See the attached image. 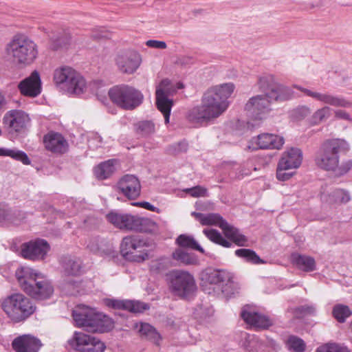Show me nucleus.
I'll list each match as a JSON object with an SVG mask.
<instances>
[{"label": "nucleus", "instance_id": "1", "mask_svg": "<svg viewBox=\"0 0 352 352\" xmlns=\"http://www.w3.org/2000/svg\"><path fill=\"white\" fill-rule=\"evenodd\" d=\"M235 86L232 82L223 83L209 88L203 95L199 105L190 109L186 115L189 122L195 124H207L221 116L228 108V99Z\"/></svg>", "mask_w": 352, "mask_h": 352}, {"label": "nucleus", "instance_id": "49", "mask_svg": "<svg viewBox=\"0 0 352 352\" xmlns=\"http://www.w3.org/2000/svg\"><path fill=\"white\" fill-rule=\"evenodd\" d=\"M245 338H248L250 340L249 345L247 346L248 349L250 352H254V351H257V347H261L262 344L258 342L256 338L252 336H249L247 333H245Z\"/></svg>", "mask_w": 352, "mask_h": 352}, {"label": "nucleus", "instance_id": "33", "mask_svg": "<svg viewBox=\"0 0 352 352\" xmlns=\"http://www.w3.org/2000/svg\"><path fill=\"white\" fill-rule=\"evenodd\" d=\"M0 157H9L16 161L21 162L25 165H29L31 163L28 155L16 148L0 147Z\"/></svg>", "mask_w": 352, "mask_h": 352}, {"label": "nucleus", "instance_id": "18", "mask_svg": "<svg viewBox=\"0 0 352 352\" xmlns=\"http://www.w3.org/2000/svg\"><path fill=\"white\" fill-rule=\"evenodd\" d=\"M142 63L141 55L135 51H129L120 54L116 58V64L122 74H132L140 67Z\"/></svg>", "mask_w": 352, "mask_h": 352}, {"label": "nucleus", "instance_id": "58", "mask_svg": "<svg viewBox=\"0 0 352 352\" xmlns=\"http://www.w3.org/2000/svg\"><path fill=\"white\" fill-rule=\"evenodd\" d=\"M8 212L4 208H0V223H3L6 221H10Z\"/></svg>", "mask_w": 352, "mask_h": 352}, {"label": "nucleus", "instance_id": "39", "mask_svg": "<svg viewBox=\"0 0 352 352\" xmlns=\"http://www.w3.org/2000/svg\"><path fill=\"white\" fill-rule=\"evenodd\" d=\"M177 243L181 248L196 250L201 253H204V250L199 245L192 236L181 234L177 238Z\"/></svg>", "mask_w": 352, "mask_h": 352}, {"label": "nucleus", "instance_id": "17", "mask_svg": "<svg viewBox=\"0 0 352 352\" xmlns=\"http://www.w3.org/2000/svg\"><path fill=\"white\" fill-rule=\"evenodd\" d=\"M30 122L29 115L21 109L10 110L4 114L3 118V124L11 132H21Z\"/></svg>", "mask_w": 352, "mask_h": 352}, {"label": "nucleus", "instance_id": "19", "mask_svg": "<svg viewBox=\"0 0 352 352\" xmlns=\"http://www.w3.org/2000/svg\"><path fill=\"white\" fill-rule=\"evenodd\" d=\"M285 143L284 138L278 135L263 133L253 138L250 141L249 148L256 149H280Z\"/></svg>", "mask_w": 352, "mask_h": 352}, {"label": "nucleus", "instance_id": "27", "mask_svg": "<svg viewBox=\"0 0 352 352\" xmlns=\"http://www.w3.org/2000/svg\"><path fill=\"white\" fill-rule=\"evenodd\" d=\"M45 148L55 153H63L67 151L68 144L63 135L56 132H49L44 137Z\"/></svg>", "mask_w": 352, "mask_h": 352}, {"label": "nucleus", "instance_id": "9", "mask_svg": "<svg viewBox=\"0 0 352 352\" xmlns=\"http://www.w3.org/2000/svg\"><path fill=\"white\" fill-rule=\"evenodd\" d=\"M191 215L195 217L204 226H217L221 228L226 237L239 246L245 245L247 239L239 231L233 226H230L218 214H204L192 212Z\"/></svg>", "mask_w": 352, "mask_h": 352}, {"label": "nucleus", "instance_id": "8", "mask_svg": "<svg viewBox=\"0 0 352 352\" xmlns=\"http://www.w3.org/2000/svg\"><path fill=\"white\" fill-rule=\"evenodd\" d=\"M108 94L112 102L124 110L137 108L144 98L140 91L127 85L113 86L109 90Z\"/></svg>", "mask_w": 352, "mask_h": 352}, {"label": "nucleus", "instance_id": "51", "mask_svg": "<svg viewBox=\"0 0 352 352\" xmlns=\"http://www.w3.org/2000/svg\"><path fill=\"white\" fill-rule=\"evenodd\" d=\"M146 45L151 48L164 50L167 47L166 42L158 40H148Z\"/></svg>", "mask_w": 352, "mask_h": 352}, {"label": "nucleus", "instance_id": "4", "mask_svg": "<svg viewBox=\"0 0 352 352\" xmlns=\"http://www.w3.org/2000/svg\"><path fill=\"white\" fill-rule=\"evenodd\" d=\"M72 316L76 326L91 332H107L114 327L113 320L109 316L84 305L76 306Z\"/></svg>", "mask_w": 352, "mask_h": 352}, {"label": "nucleus", "instance_id": "54", "mask_svg": "<svg viewBox=\"0 0 352 352\" xmlns=\"http://www.w3.org/2000/svg\"><path fill=\"white\" fill-rule=\"evenodd\" d=\"M296 311L302 314H314L316 308L313 305H305L296 308Z\"/></svg>", "mask_w": 352, "mask_h": 352}, {"label": "nucleus", "instance_id": "45", "mask_svg": "<svg viewBox=\"0 0 352 352\" xmlns=\"http://www.w3.org/2000/svg\"><path fill=\"white\" fill-rule=\"evenodd\" d=\"M333 314L338 321L343 322L345 321L346 318L349 317L352 314V312L348 306L337 305L333 308Z\"/></svg>", "mask_w": 352, "mask_h": 352}, {"label": "nucleus", "instance_id": "2", "mask_svg": "<svg viewBox=\"0 0 352 352\" xmlns=\"http://www.w3.org/2000/svg\"><path fill=\"white\" fill-rule=\"evenodd\" d=\"M349 149L350 145L344 139H327L316 151L315 164L320 169L333 172L337 176L344 175L352 168V160H347L340 164V154L346 153Z\"/></svg>", "mask_w": 352, "mask_h": 352}, {"label": "nucleus", "instance_id": "47", "mask_svg": "<svg viewBox=\"0 0 352 352\" xmlns=\"http://www.w3.org/2000/svg\"><path fill=\"white\" fill-rule=\"evenodd\" d=\"M184 192L188 193L192 197H200L207 196V189L203 186H197L192 188H185Z\"/></svg>", "mask_w": 352, "mask_h": 352}, {"label": "nucleus", "instance_id": "37", "mask_svg": "<svg viewBox=\"0 0 352 352\" xmlns=\"http://www.w3.org/2000/svg\"><path fill=\"white\" fill-rule=\"evenodd\" d=\"M173 257L175 260L184 265H196L199 260L194 254L186 252L182 248H177L173 253Z\"/></svg>", "mask_w": 352, "mask_h": 352}, {"label": "nucleus", "instance_id": "15", "mask_svg": "<svg viewBox=\"0 0 352 352\" xmlns=\"http://www.w3.org/2000/svg\"><path fill=\"white\" fill-rule=\"evenodd\" d=\"M50 250L47 241L36 239L24 243L21 247V256L31 261H42L45 259Z\"/></svg>", "mask_w": 352, "mask_h": 352}, {"label": "nucleus", "instance_id": "29", "mask_svg": "<svg viewBox=\"0 0 352 352\" xmlns=\"http://www.w3.org/2000/svg\"><path fill=\"white\" fill-rule=\"evenodd\" d=\"M302 161V151L298 148H290L283 153L278 163L292 170L298 168Z\"/></svg>", "mask_w": 352, "mask_h": 352}, {"label": "nucleus", "instance_id": "46", "mask_svg": "<svg viewBox=\"0 0 352 352\" xmlns=\"http://www.w3.org/2000/svg\"><path fill=\"white\" fill-rule=\"evenodd\" d=\"M311 109L307 105L296 107L292 111V116L296 120H302L311 113Z\"/></svg>", "mask_w": 352, "mask_h": 352}, {"label": "nucleus", "instance_id": "50", "mask_svg": "<svg viewBox=\"0 0 352 352\" xmlns=\"http://www.w3.org/2000/svg\"><path fill=\"white\" fill-rule=\"evenodd\" d=\"M335 118L338 120H343L348 121L349 122H352V117L350 114L344 110L342 109H336L333 111Z\"/></svg>", "mask_w": 352, "mask_h": 352}, {"label": "nucleus", "instance_id": "61", "mask_svg": "<svg viewBox=\"0 0 352 352\" xmlns=\"http://www.w3.org/2000/svg\"><path fill=\"white\" fill-rule=\"evenodd\" d=\"M6 104L4 96L0 92V111Z\"/></svg>", "mask_w": 352, "mask_h": 352}, {"label": "nucleus", "instance_id": "24", "mask_svg": "<svg viewBox=\"0 0 352 352\" xmlns=\"http://www.w3.org/2000/svg\"><path fill=\"white\" fill-rule=\"evenodd\" d=\"M230 274L221 270H208L201 275V280L204 284H208L212 287L215 292L216 288H220L225 283L230 281Z\"/></svg>", "mask_w": 352, "mask_h": 352}, {"label": "nucleus", "instance_id": "30", "mask_svg": "<svg viewBox=\"0 0 352 352\" xmlns=\"http://www.w3.org/2000/svg\"><path fill=\"white\" fill-rule=\"evenodd\" d=\"M107 305L113 308L126 309L132 313H141L149 308L148 305L144 302L129 300H110Z\"/></svg>", "mask_w": 352, "mask_h": 352}, {"label": "nucleus", "instance_id": "14", "mask_svg": "<svg viewBox=\"0 0 352 352\" xmlns=\"http://www.w3.org/2000/svg\"><path fill=\"white\" fill-rule=\"evenodd\" d=\"M68 344L80 352H104L105 344L99 338L81 331H75Z\"/></svg>", "mask_w": 352, "mask_h": 352}, {"label": "nucleus", "instance_id": "10", "mask_svg": "<svg viewBox=\"0 0 352 352\" xmlns=\"http://www.w3.org/2000/svg\"><path fill=\"white\" fill-rule=\"evenodd\" d=\"M63 269L60 287L67 294L75 295L78 293L80 282L76 277L81 273V262L72 258H64L61 261Z\"/></svg>", "mask_w": 352, "mask_h": 352}, {"label": "nucleus", "instance_id": "23", "mask_svg": "<svg viewBox=\"0 0 352 352\" xmlns=\"http://www.w3.org/2000/svg\"><path fill=\"white\" fill-rule=\"evenodd\" d=\"M21 94L32 98L36 97L41 93L42 85L40 75L37 71H34L18 85Z\"/></svg>", "mask_w": 352, "mask_h": 352}, {"label": "nucleus", "instance_id": "43", "mask_svg": "<svg viewBox=\"0 0 352 352\" xmlns=\"http://www.w3.org/2000/svg\"><path fill=\"white\" fill-rule=\"evenodd\" d=\"M203 232L212 242H214L226 248H229L231 245L230 242L225 239L223 236L216 230L204 229Z\"/></svg>", "mask_w": 352, "mask_h": 352}, {"label": "nucleus", "instance_id": "53", "mask_svg": "<svg viewBox=\"0 0 352 352\" xmlns=\"http://www.w3.org/2000/svg\"><path fill=\"white\" fill-rule=\"evenodd\" d=\"M87 247L94 253L98 252L100 250L99 239L98 238L91 239L87 243Z\"/></svg>", "mask_w": 352, "mask_h": 352}, {"label": "nucleus", "instance_id": "63", "mask_svg": "<svg viewBox=\"0 0 352 352\" xmlns=\"http://www.w3.org/2000/svg\"><path fill=\"white\" fill-rule=\"evenodd\" d=\"M228 165L232 167V169H233L234 170H236L240 168V166L235 163H228Z\"/></svg>", "mask_w": 352, "mask_h": 352}, {"label": "nucleus", "instance_id": "25", "mask_svg": "<svg viewBox=\"0 0 352 352\" xmlns=\"http://www.w3.org/2000/svg\"><path fill=\"white\" fill-rule=\"evenodd\" d=\"M31 287L32 292H26L27 294L38 300H43L50 298L54 292V287L50 281L42 274Z\"/></svg>", "mask_w": 352, "mask_h": 352}, {"label": "nucleus", "instance_id": "62", "mask_svg": "<svg viewBox=\"0 0 352 352\" xmlns=\"http://www.w3.org/2000/svg\"><path fill=\"white\" fill-rule=\"evenodd\" d=\"M190 61V58L186 57L178 60L177 63L180 65L187 64Z\"/></svg>", "mask_w": 352, "mask_h": 352}, {"label": "nucleus", "instance_id": "48", "mask_svg": "<svg viewBox=\"0 0 352 352\" xmlns=\"http://www.w3.org/2000/svg\"><path fill=\"white\" fill-rule=\"evenodd\" d=\"M289 170V168L284 167L278 163L276 168V178L279 181H287L293 175L292 173L288 172Z\"/></svg>", "mask_w": 352, "mask_h": 352}, {"label": "nucleus", "instance_id": "20", "mask_svg": "<svg viewBox=\"0 0 352 352\" xmlns=\"http://www.w3.org/2000/svg\"><path fill=\"white\" fill-rule=\"evenodd\" d=\"M42 273L28 266H21L15 272V276L21 289L24 292L33 291L31 287L37 281Z\"/></svg>", "mask_w": 352, "mask_h": 352}, {"label": "nucleus", "instance_id": "22", "mask_svg": "<svg viewBox=\"0 0 352 352\" xmlns=\"http://www.w3.org/2000/svg\"><path fill=\"white\" fill-rule=\"evenodd\" d=\"M41 346V340L31 334L17 336L12 342V349L16 352H38Z\"/></svg>", "mask_w": 352, "mask_h": 352}, {"label": "nucleus", "instance_id": "31", "mask_svg": "<svg viewBox=\"0 0 352 352\" xmlns=\"http://www.w3.org/2000/svg\"><path fill=\"white\" fill-rule=\"evenodd\" d=\"M134 328L138 329V332L142 338H144L146 340H148L153 342L154 344L159 345L161 336L156 330L147 323H135L134 324Z\"/></svg>", "mask_w": 352, "mask_h": 352}, {"label": "nucleus", "instance_id": "42", "mask_svg": "<svg viewBox=\"0 0 352 352\" xmlns=\"http://www.w3.org/2000/svg\"><path fill=\"white\" fill-rule=\"evenodd\" d=\"M350 193L344 189H336L329 195L330 203L346 204L351 200Z\"/></svg>", "mask_w": 352, "mask_h": 352}, {"label": "nucleus", "instance_id": "60", "mask_svg": "<svg viewBox=\"0 0 352 352\" xmlns=\"http://www.w3.org/2000/svg\"><path fill=\"white\" fill-rule=\"evenodd\" d=\"M178 146L179 151H186L188 147V144L186 142H182L178 144Z\"/></svg>", "mask_w": 352, "mask_h": 352}, {"label": "nucleus", "instance_id": "6", "mask_svg": "<svg viewBox=\"0 0 352 352\" xmlns=\"http://www.w3.org/2000/svg\"><path fill=\"white\" fill-rule=\"evenodd\" d=\"M54 81L57 86L69 95L80 96L87 90V83L85 78L69 67H63L55 69Z\"/></svg>", "mask_w": 352, "mask_h": 352}, {"label": "nucleus", "instance_id": "52", "mask_svg": "<svg viewBox=\"0 0 352 352\" xmlns=\"http://www.w3.org/2000/svg\"><path fill=\"white\" fill-rule=\"evenodd\" d=\"M102 143V138L97 133L91 134L88 140L89 146L91 148H97L100 146Z\"/></svg>", "mask_w": 352, "mask_h": 352}, {"label": "nucleus", "instance_id": "55", "mask_svg": "<svg viewBox=\"0 0 352 352\" xmlns=\"http://www.w3.org/2000/svg\"><path fill=\"white\" fill-rule=\"evenodd\" d=\"M134 206H138L142 208H144L145 209H147L152 212H158V208L151 204L149 202L147 201H142V202H136L133 204Z\"/></svg>", "mask_w": 352, "mask_h": 352}, {"label": "nucleus", "instance_id": "41", "mask_svg": "<svg viewBox=\"0 0 352 352\" xmlns=\"http://www.w3.org/2000/svg\"><path fill=\"white\" fill-rule=\"evenodd\" d=\"M235 254L243 258L245 261L253 264L263 263L264 261L253 250L249 249H239L235 251Z\"/></svg>", "mask_w": 352, "mask_h": 352}, {"label": "nucleus", "instance_id": "16", "mask_svg": "<svg viewBox=\"0 0 352 352\" xmlns=\"http://www.w3.org/2000/svg\"><path fill=\"white\" fill-rule=\"evenodd\" d=\"M272 99L265 95L253 96L245 104V109L255 120H262L271 110Z\"/></svg>", "mask_w": 352, "mask_h": 352}, {"label": "nucleus", "instance_id": "12", "mask_svg": "<svg viewBox=\"0 0 352 352\" xmlns=\"http://www.w3.org/2000/svg\"><path fill=\"white\" fill-rule=\"evenodd\" d=\"M146 243L137 236H129L122 239L121 252L129 260L135 262L144 261L148 258Z\"/></svg>", "mask_w": 352, "mask_h": 352}, {"label": "nucleus", "instance_id": "44", "mask_svg": "<svg viewBox=\"0 0 352 352\" xmlns=\"http://www.w3.org/2000/svg\"><path fill=\"white\" fill-rule=\"evenodd\" d=\"M287 348L294 352H303L305 350V343L300 338L292 336L287 340Z\"/></svg>", "mask_w": 352, "mask_h": 352}, {"label": "nucleus", "instance_id": "5", "mask_svg": "<svg viewBox=\"0 0 352 352\" xmlns=\"http://www.w3.org/2000/svg\"><path fill=\"white\" fill-rule=\"evenodd\" d=\"M6 58L14 64L27 66L31 65L37 58L36 44L25 35H16L6 45Z\"/></svg>", "mask_w": 352, "mask_h": 352}, {"label": "nucleus", "instance_id": "34", "mask_svg": "<svg viewBox=\"0 0 352 352\" xmlns=\"http://www.w3.org/2000/svg\"><path fill=\"white\" fill-rule=\"evenodd\" d=\"M134 230L156 234L159 232L158 225L153 220L136 216Z\"/></svg>", "mask_w": 352, "mask_h": 352}, {"label": "nucleus", "instance_id": "40", "mask_svg": "<svg viewBox=\"0 0 352 352\" xmlns=\"http://www.w3.org/2000/svg\"><path fill=\"white\" fill-rule=\"evenodd\" d=\"M275 77L273 75L267 74L259 78L258 85L260 88L265 92V96L272 95V89L277 85Z\"/></svg>", "mask_w": 352, "mask_h": 352}, {"label": "nucleus", "instance_id": "13", "mask_svg": "<svg viewBox=\"0 0 352 352\" xmlns=\"http://www.w3.org/2000/svg\"><path fill=\"white\" fill-rule=\"evenodd\" d=\"M182 88V85L178 84L175 88L168 79H164L159 84L156 89V104L157 109L164 116L165 123L169 122L170 110L173 106V100L168 97L172 95L177 89Z\"/></svg>", "mask_w": 352, "mask_h": 352}, {"label": "nucleus", "instance_id": "3", "mask_svg": "<svg viewBox=\"0 0 352 352\" xmlns=\"http://www.w3.org/2000/svg\"><path fill=\"white\" fill-rule=\"evenodd\" d=\"M294 87L315 100L326 104L315 111L310 117L309 123L314 126L320 124L331 117L333 109L329 106L343 108H350L352 107L351 101L329 92H320L314 89L303 88L298 85H294Z\"/></svg>", "mask_w": 352, "mask_h": 352}, {"label": "nucleus", "instance_id": "57", "mask_svg": "<svg viewBox=\"0 0 352 352\" xmlns=\"http://www.w3.org/2000/svg\"><path fill=\"white\" fill-rule=\"evenodd\" d=\"M54 45L53 46V48L54 50H56L59 47H61L68 43L67 38L62 39L60 38H58L54 41Z\"/></svg>", "mask_w": 352, "mask_h": 352}, {"label": "nucleus", "instance_id": "59", "mask_svg": "<svg viewBox=\"0 0 352 352\" xmlns=\"http://www.w3.org/2000/svg\"><path fill=\"white\" fill-rule=\"evenodd\" d=\"M316 352H331V345L330 344H324L319 346L316 350Z\"/></svg>", "mask_w": 352, "mask_h": 352}, {"label": "nucleus", "instance_id": "35", "mask_svg": "<svg viewBox=\"0 0 352 352\" xmlns=\"http://www.w3.org/2000/svg\"><path fill=\"white\" fill-rule=\"evenodd\" d=\"M293 263L300 270L305 272H311L316 269V262L314 258L294 254L292 255Z\"/></svg>", "mask_w": 352, "mask_h": 352}, {"label": "nucleus", "instance_id": "38", "mask_svg": "<svg viewBox=\"0 0 352 352\" xmlns=\"http://www.w3.org/2000/svg\"><path fill=\"white\" fill-rule=\"evenodd\" d=\"M135 133L142 137H148L155 131V124L153 122L143 120L137 122L134 125Z\"/></svg>", "mask_w": 352, "mask_h": 352}, {"label": "nucleus", "instance_id": "36", "mask_svg": "<svg viewBox=\"0 0 352 352\" xmlns=\"http://www.w3.org/2000/svg\"><path fill=\"white\" fill-rule=\"evenodd\" d=\"M293 91L289 87L277 83L273 88L272 95L267 96L272 100H286L292 98Z\"/></svg>", "mask_w": 352, "mask_h": 352}, {"label": "nucleus", "instance_id": "56", "mask_svg": "<svg viewBox=\"0 0 352 352\" xmlns=\"http://www.w3.org/2000/svg\"><path fill=\"white\" fill-rule=\"evenodd\" d=\"M331 352H350L346 346L338 344H330Z\"/></svg>", "mask_w": 352, "mask_h": 352}, {"label": "nucleus", "instance_id": "7", "mask_svg": "<svg viewBox=\"0 0 352 352\" xmlns=\"http://www.w3.org/2000/svg\"><path fill=\"white\" fill-rule=\"evenodd\" d=\"M2 308L7 316L14 322H21L35 311V307L30 300L22 294H14L6 298Z\"/></svg>", "mask_w": 352, "mask_h": 352}, {"label": "nucleus", "instance_id": "11", "mask_svg": "<svg viewBox=\"0 0 352 352\" xmlns=\"http://www.w3.org/2000/svg\"><path fill=\"white\" fill-rule=\"evenodd\" d=\"M170 288L179 297L186 298L196 290L195 280L192 275L183 270H174L170 274Z\"/></svg>", "mask_w": 352, "mask_h": 352}, {"label": "nucleus", "instance_id": "21", "mask_svg": "<svg viewBox=\"0 0 352 352\" xmlns=\"http://www.w3.org/2000/svg\"><path fill=\"white\" fill-rule=\"evenodd\" d=\"M117 187L120 192L129 199H135L140 195V182L138 178L133 175L123 176L118 182Z\"/></svg>", "mask_w": 352, "mask_h": 352}, {"label": "nucleus", "instance_id": "26", "mask_svg": "<svg viewBox=\"0 0 352 352\" xmlns=\"http://www.w3.org/2000/svg\"><path fill=\"white\" fill-rule=\"evenodd\" d=\"M107 220L120 229L133 230L136 216L111 211L106 215Z\"/></svg>", "mask_w": 352, "mask_h": 352}, {"label": "nucleus", "instance_id": "64", "mask_svg": "<svg viewBox=\"0 0 352 352\" xmlns=\"http://www.w3.org/2000/svg\"><path fill=\"white\" fill-rule=\"evenodd\" d=\"M249 173H250V172H248V171H247V172H246V171H244V170H241L239 171V175H237V177H240L241 175H248Z\"/></svg>", "mask_w": 352, "mask_h": 352}, {"label": "nucleus", "instance_id": "28", "mask_svg": "<svg viewBox=\"0 0 352 352\" xmlns=\"http://www.w3.org/2000/svg\"><path fill=\"white\" fill-rule=\"evenodd\" d=\"M244 321L256 329H267L272 325L271 320L264 315L249 309H244L241 312Z\"/></svg>", "mask_w": 352, "mask_h": 352}, {"label": "nucleus", "instance_id": "32", "mask_svg": "<svg viewBox=\"0 0 352 352\" xmlns=\"http://www.w3.org/2000/svg\"><path fill=\"white\" fill-rule=\"evenodd\" d=\"M116 170V160H109L100 164L94 168V174L99 179L109 177Z\"/></svg>", "mask_w": 352, "mask_h": 352}]
</instances>
